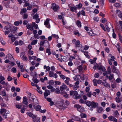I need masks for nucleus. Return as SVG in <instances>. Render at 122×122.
I'll use <instances>...</instances> for the list:
<instances>
[{"mask_svg":"<svg viewBox=\"0 0 122 122\" xmlns=\"http://www.w3.org/2000/svg\"><path fill=\"white\" fill-rule=\"evenodd\" d=\"M86 105L89 107H91L92 108H96L98 106V103L93 101L91 102L90 101H87L86 102Z\"/></svg>","mask_w":122,"mask_h":122,"instance_id":"1","label":"nucleus"},{"mask_svg":"<svg viewBox=\"0 0 122 122\" xmlns=\"http://www.w3.org/2000/svg\"><path fill=\"white\" fill-rule=\"evenodd\" d=\"M70 96L73 95L75 97V98L76 99H78L80 98L81 97L80 96H78V92L76 91H71L70 92Z\"/></svg>","mask_w":122,"mask_h":122,"instance_id":"2","label":"nucleus"},{"mask_svg":"<svg viewBox=\"0 0 122 122\" xmlns=\"http://www.w3.org/2000/svg\"><path fill=\"white\" fill-rule=\"evenodd\" d=\"M74 107L76 108L78 111L81 112H83L84 111V108L78 104H75L74 105Z\"/></svg>","mask_w":122,"mask_h":122,"instance_id":"3","label":"nucleus"},{"mask_svg":"<svg viewBox=\"0 0 122 122\" xmlns=\"http://www.w3.org/2000/svg\"><path fill=\"white\" fill-rule=\"evenodd\" d=\"M27 114L30 117L32 118L33 121L34 122H36L37 116L36 115H34L32 113L30 112H28L27 113Z\"/></svg>","mask_w":122,"mask_h":122,"instance_id":"4","label":"nucleus"},{"mask_svg":"<svg viewBox=\"0 0 122 122\" xmlns=\"http://www.w3.org/2000/svg\"><path fill=\"white\" fill-rule=\"evenodd\" d=\"M51 8L54 11H57L58 10L59 7L58 5H56L54 3H53L52 4Z\"/></svg>","mask_w":122,"mask_h":122,"instance_id":"5","label":"nucleus"},{"mask_svg":"<svg viewBox=\"0 0 122 122\" xmlns=\"http://www.w3.org/2000/svg\"><path fill=\"white\" fill-rule=\"evenodd\" d=\"M35 73L33 76L32 80L34 83L37 84L40 81V80L37 79V75L36 73Z\"/></svg>","mask_w":122,"mask_h":122,"instance_id":"6","label":"nucleus"},{"mask_svg":"<svg viewBox=\"0 0 122 122\" xmlns=\"http://www.w3.org/2000/svg\"><path fill=\"white\" fill-rule=\"evenodd\" d=\"M49 76L51 77H54L56 78L57 77V75L56 73L54 74V72L52 71H50L49 72Z\"/></svg>","mask_w":122,"mask_h":122,"instance_id":"7","label":"nucleus"},{"mask_svg":"<svg viewBox=\"0 0 122 122\" xmlns=\"http://www.w3.org/2000/svg\"><path fill=\"white\" fill-rule=\"evenodd\" d=\"M49 19L47 18L46 19V21H45L44 23V25L46 26V27L48 28H50V25L49 24Z\"/></svg>","mask_w":122,"mask_h":122,"instance_id":"8","label":"nucleus"},{"mask_svg":"<svg viewBox=\"0 0 122 122\" xmlns=\"http://www.w3.org/2000/svg\"><path fill=\"white\" fill-rule=\"evenodd\" d=\"M111 68L112 70V72L113 73L118 74V71L116 69V67L114 65H112L111 66Z\"/></svg>","mask_w":122,"mask_h":122,"instance_id":"9","label":"nucleus"},{"mask_svg":"<svg viewBox=\"0 0 122 122\" xmlns=\"http://www.w3.org/2000/svg\"><path fill=\"white\" fill-rule=\"evenodd\" d=\"M24 53L22 52L20 56V57L24 61H26L27 60V58L26 56L24 55Z\"/></svg>","mask_w":122,"mask_h":122,"instance_id":"10","label":"nucleus"},{"mask_svg":"<svg viewBox=\"0 0 122 122\" xmlns=\"http://www.w3.org/2000/svg\"><path fill=\"white\" fill-rule=\"evenodd\" d=\"M9 111H5V113L3 114V117L5 118H8L9 117Z\"/></svg>","mask_w":122,"mask_h":122,"instance_id":"11","label":"nucleus"},{"mask_svg":"<svg viewBox=\"0 0 122 122\" xmlns=\"http://www.w3.org/2000/svg\"><path fill=\"white\" fill-rule=\"evenodd\" d=\"M67 88V86L64 83H63L62 85L60 87V89L61 91H63L65 89H66Z\"/></svg>","mask_w":122,"mask_h":122,"instance_id":"12","label":"nucleus"},{"mask_svg":"<svg viewBox=\"0 0 122 122\" xmlns=\"http://www.w3.org/2000/svg\"><path fill=\"white\" fill-rule=\"evenodd\" d=\"M50 91L48 90H45V92L44 93V97H47L48 95H50Z\"/></svg>","mask_w":122,"mask_h":122,"instance_id":"13","label":"nucleus"},{"mask_svg":"<svg viewBox=\"0 0 122 122\" xmlns=\"http://www.w3.org/2000/svg\"><path fill=\"white\" fill-rule=\"evenodd\" d=\"M22 103L24 104H28L27 99L26 97H23Z\"/></svg>","mask_w":122,"mask_h":122,"instance_id":"14","label":"nucleus"},{"mask_svg":"<svg viewBox=\"0 0 122 122\" xmlns=\"http://www.w3.org/2000/svg\"><path fill=\"white\" fill-rule=\"evenodd\" d=\"M4 29L5 30H9L11 32V27L10 26L7 25L5 27Z\"/></svg>","mask_w":122,"mask_h":122,"instance_id":"15","label":"nucleus"},{"mask_svg":"<svg viewBox=\"0 0 122 122\" xmlns=\"http://www.w3.org/2000/svg\"><path fill=\"white\" fill-rule=\"evenodd\" d=\"M4 29L5 30H9L11 32V27L10 26L7 25L5 27Z\"/></svg>","mask_w":122,"mask_h":122,"instance_id":"16","label":"nucleus"},{"mask_svg":"<svg viewBox=\"0 0 122 122\" xmlns=\"http://www.w3.org/2000/svg\"><path fill=\"white\" fill-rule=\"evenodd\" d=\"M4 29L5 30H9L11 32V27L10 26L7 25L5 27Z\"/></svg>","mask_w":122,"mask_h":122,"instance_id":"17","label":"nucleus"},{"mask_svg":"<svg viewBox=\"0 0 122 122\" xmlns=\"http://www.w3.org/2000/svg\"><path fill=\"white\" fill-rule=\"evenodd\" d=\"M106 70V69L105 67L101 65L100 63V71H104Z\"/></svg>","mask_w":122,"mask_h":122,"instance_id":"18","label":"nucleus"},{"mask_svg":"<svg viewBox=\"0 0 122 122\" xmlns=\"http://www.w3.org/2000/svg\"><path fill=\"white\" fill-rule=\"evenodd\" d=\"M69 8L71 11L74 12V10L75 11V12H76V8L75 6H74V7H71V6H70Z\"/></svg>","mask_w":122,"mask_h":122,"instance_id":"19","label":"nucleus"},{"mask_svg":"<svg viewBox=\"0 0 122 122\" xmlns=\"http://www.w3.org/2000/svg\"><path fill=\"white\" fill-rule=\"evenodd\" d=\"M93 82L94 83V85L95 86H97V83H99V80H97L96 79H94L93 80Z\"/></svg>","mask_w":122,"mask_h":122,"instance_id":"20","label":"nucleus"},{"mask_svg":"<svg viewBox=\"0 0 122 122\" xmlns=\"http://www.w3.org/2000/svg\"><path fill=\"white\" fill-rule=\"evenodd\" d=\"M72 118L73 120L76 121H79L80 120V118L77 116H73Z\"/></svg>","mask_w":122,"mask_h":122,"instance_id":"21","label":"nucleus"},{"mask_svg":"<svg viewBox=\"0 0 122 122\" xmlns=\"http://www.w3.org/2000/svg\"><path fill=\"white\" fill-rule=\"evenodd\" d=\"M17 27L13 26L12 27V28H11V32H15L17 30Z\"/></svg>","mask_w":122,"mask_h":122,"instance_id":"22","label":"nucleus"},{"mask_svg":"<svg viewBox=\"0 0 122 122\" xmlns=\"http://www.w3.org/2000/svg\"><path fill=\"white\" fill-rule=\"evenodd\" d=\"M104 1L105 0H100V4H101V8H102L103 6L104 5Z\"/></svg>","mask_w":122,"mask_h":122,"instance_id":"23","label":"nucleus"},{"mask_svg":"<svg viewBox=\"0 0 122 122\" xmlns=\"http://www.w3.org/2000/svg\"><path fill=\"white\" fill-rule=\"evenodd\" d=\"M45 41H46V42L49 45V43L47 41H41L40 44V46L43 45L44 44Z\"/></svg>","mask_w":122,"mask_h":122,"instance_id":"24","label":"nucleus"},{"mask_svg":"<svg viewBox=\"0 0 122 122\" xmlns=\"http://www.w3.org/2000/svg\"><path fill=\"white\" fill-rule=\"evenodd\" d=\"M27 10L26 8H23L22 9L20 12V14L21 15L23 14V13H25L26 12Z\"/></svg>","mask_w":122,"mask_h":122,"instance_id":"25","label":"nucleus"},{"mask_svg":"<svg viewBox=\"0 0 122 122\" xmlns=\"http://www.w3.org/2000/svg\"><path fill=\"white\" fill-rule=\"evenodd\" d=\"M76 47H80V42L79 40H77L75 42V44Z\"/></svg>","mask_w":122,"mask_h":122,"instance_id":"26","label":"nucleus"},{"mask_svg":"<svg viewBox=\"0 0 122 122\" xmlns=\"http://www.w3.org/2000/svg\"><path fill=\"white\" fill-rule=\"evenodd\" d=\"M77 25L79 27H81V22L79 20H77L76 22Z\"/></svg>","mask_w":122,"mask_h":122,"instance_id":"27","label":"nucleus"},{"mask_svg":"<svg viewBox=\"0 0 122 122\" xmlns=\"http://www.w3.org/2000/svg\"><path fill=\"white\" fill-rule=\"evenodd\" d=\"M77 68L79 70V72H80L83 70V67L81 65H80L77 67Z\"/></svg>","mask_w":122,"mask_h":122,"instance_id":"28","label":"nucleus"},{"mask_svg":"<svg viewBox=\"0 0 122 122\" xmlns=\"http://www.w3.org/2000/svg\"><path fill=\"white\" fill-rule=\"evenodd\" d=\"M87 101H85L82 99H80L79 101V102L81 103H84L86 104V102Z\"/></svg>","mask_w":122,"mask_h":122,"instance_id":"29","label":"nucleus"},{"mask_svg":"<svg viewBox=\"0 0 122 122\" xmlns=\"http://www.w3.org/2000/svg\"><path fill=\"white\" fill-rule=\"evenodd\" d=\"M107 71H106L108 73V75L110 74L111 73V70L110 66L108 67L107 69Z\"/></svg>","mask_w":122,"mask_h":122,"instance_id":"30","label":"nucleus"},{"mask_svg":"<svg viewBox=\"0 0 122 122\" xmlns=\"http://www.w3.org/2000/svg\"><path fill=\"white\" fill-rule=\"evenodd\" d=\"M80 116L81 118H84L86 117V115L85 113H81L80 114Z\"/></svg>","mask_w":122,"mask_h":122,"instance_id":"31","label":"nucleus"},{"mask_svg":"<svg viewBox=\"0 0 122 122\" xmlns=\"http://www.w3.org/2000/svg\"><path fill=\"white\" fill-rule=\"evenodd\" d=\"M37 40H33L31 42V45H35L37 43Z\"/></svg>","mask_w":122,"mask_h":122,"instance_id":"32","label":"nucleus"},{"mask_svg":"<svg viewBox=\"0 0 122 122\" xmlns=\"http://www.w3.org/2000/svg\"><path fill=\"white\" fill-rule=\"evenodd\" d=\"M113 33L112 34V36L114 38H115L116 37V35L115 33L114 30L113 28L112 29Z\"/></svg>","mask_w":122,"mask_h":122,"instance_id":"33","label":"nucleus"},{"mask_svg":"<svg viewBox=\"0 0 122 122\" xmlns=\"http://www.w3.org/2000/svg\"><path fill=\"white\" fill-rule=\"evenodd\" d=\"M84 55L86 57L89 58H90V56L88 55V53L87 51H85L84 52Z\"/></svg>","mask_w":122,"mask_h":122,"instance_id":"34","label":"nucleus"},{"mask_svg":"<svg viewBox=\"0 0 122 122\" xmlns=\"http://www.w3.org/2000/svg\"><path fill=\"white\" fill-rule=\"evenodd\" d=\"M100 21L102 23H104L107 21V20L105 18H102L101 19Z\"/></svg>","mask_w":122,"mask_h":122,"instance_id":"35","label":"nucleus"},{"mask_svg":"<svg viewBox=\"0 0 122 122\" xmlns=\"http://www.w3.org/2000/svg\"><path fill=\"white\" fill-rule=\"evenodd\" d=\"M93 20L96 22H98L99 21V18L97 16L94 17L93 18Z\"/></svg>","mask_w":122,"mask_h":122,"instance_id":"36","label":"nucleus"},{"mask_svg":"<svg viewBox=\"0 0 122 122\" xmlns=\"http://www.w3.org/2000/svg\"><path fill=\"white\" fill-rule=\"evenodd\" d=\"M97 65H95L93 67V68L95 70L97 68V69L99 70V66L97 64H96Z\"/></svg>","mask_w":122,"mask_h":122,"instance_id":"37","label":"nucleus"},{"mask_svg":"<svg viewBox=\"0 0 122 122\" xmlns=\"http://www.w3.org/2000/svg\"><path fill=\"white\" fill-rule=\"evenodd\" d=\"M0 42H1V43L2 45L4 46L5 44V42L3 39L2 38H1L0 39Z\"/></svg>","mask_w":122,"mask_h":122,"instance_id":"38","label":"nucleus"},{"mask_svg":"<svg viewBox=\"0 0 122 122\" xmlns=\"http://www.w3.org/2000/svg\"><path fill=\"white\" fill-rule=\"evenodd\" d=\"M58 107L60 109H64L65 108V107L63 106L62 104L61 105H59Z\"/></svg>","mask_w":122,"mask_h":122,"instance_id":"39","label":"nucleus"},{"mask_svg":"<svg viewBox=\"0 0 122 122\" xmlns=\"http://www.w3.org/2000/svg\"><path fill=\"white\" fill-rule=\"evenodd\" d=\"M116 101L118 103H119L120 102V99L119 97H116L115 98Z\"/></svg>","mask_w":122,"mask_h":122,"instance_id":"40","label":"nucleus"},{"mask_svg":"<svg viewBox=\"0 0 122 122\" xmlns=\"http://www.w3.org/2000/svg\"><path fill=\"white\" fill-rule=\"evenodd\" d=\"M46 53H48V55H50L51 53V52H50V49L48 48H47L46 50Z\"/></svg>","mask_w":122,"mask_h":122,"instance_id":"41","label":"nucleus"},{"mask_svg":"<svg viewBox=\"0 0 122 122\" xmlns=\"http://www.w3.org/2000/svg\"><path fill=\"white\" fill-rule=\"evenodd\" d=\"M11 71L13 73H16V69L14 67H13L12 68Z\"/></svg>","mask_w":122,"mask_h":122,"instance_id":"42","label":"nucleus"},{"mask_svg":"<svg viewBox=\"0 0 122 122\" xmlns=\"http://www.w3.org/2000/svg\"><path fill=\"white\" fill-rule=\"evenodd\" d=\"M54 82L53 80H51L48 83L49 85H52L54 84Z\"/></svg>","mask_w":122,"mask_h":122,"instance_id":"43","label":"nucleus"},{"mask_svg":"<svg viewBox=\"0 0 122 122\" xmlns=\"http://www.w3.org/2000/svg\"><path fill=\"white\" fill-rule=\"evenodd\" d=\"M118 36L120 41L121 42H122V36L119 33L118 34Z\"/></svg>","mask_w":122,"mask_h":122,"instance_id":"44","label":"nucleus"},{"mask_svg":"<svg viewBox=\"0 0 122 122\" xmlns=\"http://www.w3.org/2000/svg\"><path fill=\"white\" fill-rule=\"evenodd\" d=\"M75 58L73 56H71L69 59V60L70 61H72V60L75 59Z\"/></svg>","mask_w":122,"mask_h":122,"instance_id":"45","label":"nucleus"},{"mask_svg":"<svg viewBox=\"0 0 122 122\" xmlns=\"http://www.w3.org/2000/svg\"><path fill=\"white\" fill-rule=\"evenodd\" d=\"M108 118L110 120L112 121L115 118L112 116H111L108 117Z\"/></svg>","mask_w":122,"mask_h":122,"instance_id":"46","label":"nucleus"},{"mask_svg":"<svg viewBox=\"0 0 122 122\" xmlns=\"http://www.w3.org/2000/svg\"><path fill=\"white\" fill-rule=\"evenodd\" d=\"M39 17L38 15L36 13L34 16H33V18L34 19H36L37 18H38Z\"/></svg>","mask_w":122,"mask_h":122,"instance_id":"47","label":"nucleus"},{"mask_svg":"<svg viewBox=\"0 0 122 122\" xmlns=\"http://www.w3.org/2000/svg\"><path fill=\"white\" fill-rule=\"evenodd\" d=\"M55 91L56 93L57 94H59L60 93V90L59 89V88H56L55 89Z\"/></svg>","mask_w":122,"mask_h":122,"instance_id":"48","label":"nucleus"},{"mask_svg":"<svg viewBox=\"0 0 122 122\" xmlns=\"http://www.w3.org/2000/svg\"><path fill=\"white\" fill-rule=\"evenodd\" d=\"M105 26L108 32H109L110 30V29L107 25H106Z\"/></svg>","mask_w":122,"mask_h":122,"instance_id":"49","label":"nucleus"},{"mask_svg":"<svg viewBox=\"0 0 122 122\" xmlns=\"http://www.w3.org/2000/svg\"><path fill=\"white\" fill-rule=\"evenodd\" d=\"M76 9L79 8H80L82 7V4H81L80 3L79 4L76 5Z\"/></svg>","mask_w":122,"mask_h":122,"instance_id":"50","label":"nucleus"},{"mask_svg":"<svg viewBox=\"0 0 122 122\" xmlns=\"http://www.w3.org/2000/svg\"><path fill=\"white\" fill-rule=\"evenodd\" d=\"M8 59L10 60H11L12 58L13 59L12 55L10 54H8Z\"/></svg>","mask_w":122,"mask_h":122,"instance_id":"51","label":"nucleus"},{"mask_svg":"<svg viewBox=\"0 0 122 122\" xmlns=\"http://www.w3.org/2000/svg\"><path fill=\"white\" fill-rule=\"evenodd\" d=\"M41 108V107L39 105H38L36 107V110L37 111H39L40 109Z\"/></svg>","mask_w":122,"mask_h":122,"instance_id":"52","label":"nucleus"},{"mask_svg":"<svg viewBox=\"0 0 122 122\" xmlns=\"http://www.w3.org/2000/svg\"><path fill=\"white\" fill-rule=\"evenodd\" d=\"M100 25L102 28V29L104 31H106V30L105 29V28L104 26V25L102 24H100Z\"/></svg>","mask_w":122,"mask_h":122,"instance_id":"53","label":"nucleus"},{"mask_svg":"<svg viewBox=\"0 0 122 122\" xmlns=\"http://www.w3.org/2000/svg\"><path fill=\"white\" fill-rule=\"evenodd\" d=\"M7 79L8 81H10L12 80L13 78L12 77H11L10 76H8Z\"/></svg>","mask_w":122,"mask_h":122,"instance_id":"54","label":"nucleus"},{"mask_svg":"<svg viewBox=\"0 0 122 122\" xmlns=\"http://www.w3.org/2000/svg\"><path fill=\"white\" fill-rule=\"evenodd\" d=\"M114 113L115 116H118L119 115L118 112L117 110H116L114 111Z\"/></svg>","mask_w":122,"mask_h":122,"instance_id":"55","label":"nucleus"},{"mask_svg":"<svg viewBox=\"0 0 122 122\" xmlns=\"http://www.w3.org/2000/svg\"><path fill=\"white\" fill-rule=\"evenodd\" d=\"M111 107L112 108L115 109V108L116 107V105L115 104L113 103H112L111 104Z\"/></svg>","mask_w":122,"mask_h":122,"instance_id":"56","label":"nucleus"},{"mask_svg":"<svg viewBox=\"0 0 122 122\" xmlns=\"http://www.w3.org/2000/svg\"><path fill=\"white\" fill-rule=\"evenodd\" d=\"M27 17L28 15L26 14H25L23 16V18L24 19H26L27 18Z\"/></svg>","mask_w":122,"mask_h":122,"instance_id":"57","label":"nucleus"},{"mask_svg":"<svg viewBox=\"0 0 122 122\" xmlns=\"http://www.w3.org/2000/svg\"><path fill=\"white\" fill-rule=\"evenodd\" d=\"M22 105H20L17 104L16 106V108H18L19 109H20L21 108Z\"/></svg>","mask_w":122,"mask_h":122,"instance_id":"58","label":"nucleus"},{"mask_svg":"<svg viewBox=\"0 0 122 122\" xmlns=\"http://www.w3.org/2000/svg\"><path fill=\"white\" fill-rule=\"evenodd\" d=\"M59 76H60L63 80L65 79L66 78V76L63 75L61 74Z\"/></svg>","mask_w":122,"mask_h":122,"instance_id":"59","label":"nucleus"},{"mask_svg":"<svg viewBox=\"0 0 122 122\" xmlns=\"http://www.w3.org/2000/svg\"><path fill=\"white\" fill-rule=\"evenodd\" d=\"M99 74L98 73H96L94 76L95 78H97L99 77Z\"/></svg>","mask_w":122,"mask_h":122,"instance_id":"60","label":"nucleus"},{"mask_svg":"<svg viewBox=\"0 0 122 122\" xmlns=\"http://www.w3.org/2000/svg\"><path fill=\"white\" fill-rule=\"evenodd\" d=\"M79 87V86L77 85L74 86L73 87V89L74 90H77Z\"/></svg>","mask_w":122,"mask_h":122,"instance_id":"61","label":"nucleus"},{"mask_svg":"<svg viewBox=\"0 0 122 122\" xmlns=\"http://www.w3.org/2000/svg\"><path fill=\"white\" fill-rule=\"evenodd\" d=\"M113 77V75L112 74H111L109 76V78L110 81L111 80Z\"/></svg>","mask_w":122,"mask_h":122,"instance_id":"62","label":"nucleus"},{"mask_svg":"<svg viewBox=\"0 0 122 122\" xmlns=\"http://www.w3.org/2000/svg\"><path fill=\"white\" fill-rule=\"evenodd\" d=\"M34 36L35 38H37L39 39L40 38V36L38 35V34H34Z\"/></svg>","mask_w":122,"mask_h":122,"instance_id":"63","label":"nucleus"},{"mask_svg":"<svg viewBox=\"0 0 122 122\" xmlns=\"http://www.w3.org/2000/svg\"><path fill=\"white\" fill-rule=\"evenodd\" d=\"M27 48L31 50L32 48V46L31 45L29 44Z\"/></svg>","mask_w":122,"mask_h":122,"instance_id":"64","label":"nucleus"}]
</instances>
